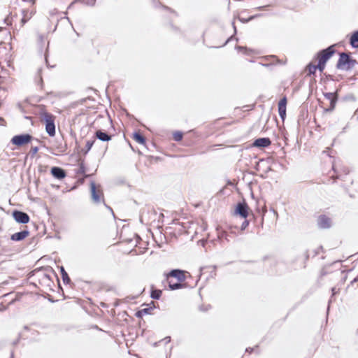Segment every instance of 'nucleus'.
<instances>
[{"label": "nucleus", "instance_id": "nucleus-13", "mask_svg": "<svg viewBox=\"0 0 358 358\" xmlns=\"http://www.w3.org/2000/svg\"><path fill=\"white\" fill-rule=\"evenodd\" d=\"M95 137L103 142H108L111 140L112 136L101 129L95 132Z\"/></svg>", "mask_w": 358, "mask_h": 358}, {"label": "nucleus", "instance_id": "nucleus-23", "mask_svg": "<svg viewBox=\"0 0 358 358\" xmlns=\"http://www.w3.org/2000/svg\"><path fill=\"white\" fill-rule=\"evenodd\" d=\"M278 113L281 119L284 120L286 116V107L278 106Z\"/></svg>", "mask_w": 358, "mask_h": 358}, {"label": "nucleus", "instance_id": "nucleus-24", "mask_svg": "<svg viewBox=\"0 0 358 358\" xmlns=\"http://www.w3.org/2000/svg\"><path fill=\"white\" fill-rule=\"evenodd\" d=\"M307 67L310 75H314L315 73L317 70L316 65L309 64Z\"/></svg>", "mask_w": 358, "mask_h": 358}, {"label": "nucleus", "instance_id": "nucleus-31", "mask_svg": "<svg viewBox=\"0 0 358 358\" xmlns=\"http://www.w3.org/2000/svg\"><path fill=\"white\" fill-rule=\"evenodd\" d=\"M248 224H249L248 220H245V221H243L241 226V231L245 230L248 227Z\"/></svg>", "mask_w": 358, "mask_h": 358}, {"label": "nucleus", "instance_id": "nucleus-35", "mask_svg": "<svg viewBox=\"0 0 358 358\" xmlns=\"http://www.w3.org/2000/svg\"><path fill=\"white\" fill-rule=\"evenodd\" d=\"M338 289H336V287H332L331 288V292H332V296L335 295L336 294L338 293Z\"/></svg>", "mask_w": 358, "mask_h": 358}, {"label": "nucleus", "instance_id": "nucleus-52", "mask_svg": "<svg viewBox=\"0 0 358 358\" xmlns=\"http://www.w3.org/2000/svg\"><path fill=\"white\" fill-rule=\"evenodd\" d=\"M357 113H358V110H356L355 114L356 115Z\"/></svg>", "mask_w": 358, "mask_h": 358}, {"label": "nucleus", "instance_id": "nucleus-34", "mask_svg": "<svg viewBox=\"0 0 358 358\" xmlns=\"http://www.w3.org/2000/svg\"><path fill=\"white\" fill-rule=\"evenodd\" d=\"M322 248V246H320V247H319V248L317 249V250H314V251H313V252H312V255H313V256H315V255H317V254H319V250H321Z\"/></svg>", "mask_w": 358, "mask_h": 358}, {"label": "nucleus", "instance_id": "nucleus-19", "mask_svg": "<svg viewBox=\"0 0 358 358\" xmlns=\"http://www.w3.org/2000/svg\"><path fill=\"white\" fill-rule=\"evenodd\" d=\"M133 138L139 144H141V145H144L145 144V137L141 135L140 133L138 132H135L133 135Z\"/></svg>", "mask_w": 358, "mask_h": 358}, {"label": "nucleus", "instance_id": "nucleus-40", "mask_svg": "<svg viewBox=\"0 0 358 358\" xmlns=\"http://www.w3.org/2000/svg\"><path fill=\"white\" fill-rule=\"evenodd\" d=\"M268 6H259V7L257 8V9L259 10H264Z\"/></svg>", "mask_w": 358, "mask_h": 358}, {"label": "nucleus", "instance_id": "nucleus-32", "mask_svg": "<svg viewBox=\"0 0 358 358\" xmlns=\"http://www.w3.org/2000/svg\"><path fill=\"white\" fill-rule=\"evenodd\" d=\"M22 12H28L27 17L29 20H30L32 17V16L34 15V13H35L34 10H23Z\"/></svg>", "mask_w": 358, "mask_h": 358}, {"label": "nucleus", "instance_id": "nucleus-51", "mask_svg": "<svg viewBox=\"0 0 358 358\" xmlns=\"http://www.w3.org/2000/svg\"><path fill=\"white\" fill-rule=\"evenodd\" d=\"M108 122L111 124V120L109 119Z\"/></svg>", "mask_w": 358, "mask_h": 358}, {"label": "nucleus", "instance_id": "nucleus-50", "mask_svg": "<svg viewBox=\"0 0 358 358\" xmlns=\"http://www.w3.org/2000/svg\"><path fill=\"white\" fill-rule=\"evenodd\" d=\"M234 31L236 32V28L235 26H234Z\"/></svg>", "mask_w": 358, "mask_h": 358}, {"label": "nucleus", "instance_id": "nucleus-2", "mask_svg": "<svg viewBox=\"0 0 358 358\" xmlns=\"http://www.w3.org/2000/svg\"><path fill=\"white\" fill-rule=\"evenodd\" d=\"M357 64V60L352 59L348 53L341 52L339 55L336 68L340 70L349 71L352 69Z\"/></svg>", "mask_w": 358, "mask_h": 358}, {"label": "nucleus", "instance_id": "nucleus-8", "mask_svg": "<svg viewBox=\"0 0 358 358\" xmlns=\"http://www.w3.org/2000/svg\"><path fill=\"white\" fill-rule=\"evenodd\" d=\"M235 213L243 218H246L248 215V206L245 202L238 203Z\"/></svg>", "mask_w": 358, "mask_h": 358}, {"label": "nucleus", "instance_id": "nucleus-6", "mask_svg": "<svg viewBox=\"0 0 358 358\" xmlns=\"http://www.w3.org/2000/svg\"><path fill=\"white\" fill-rule=\"evenodd\" d=\"M13 217L17 222L20 224H27L29 221L28 214L20 210H15L13 212Z\"/></svg>", "mask_w": 358, "mask_h": 358}, {"label": "nucleus", "instance_id": "nucleus-53", "mask_svg": "<svg viewBox=\"0 0 358 358\" xmlns=\"http://www.w3.org/2000/svg\"><path fill=\"white\" fill-rule=\"evenodd\" d=\"M357 118H358V113H357Z\"/></svg>", "mask_w": 358, "mask_h": 358}, {"label": "nucleus", "instance_id": "nucleus-49", "mask_svg": "<svg viewBox=\"0 0 358 358\" xmlns=\"http://www.w3.org/2000/svg\"><path fill=\"white\" fill-rule=\"evenodd\" d=\"M29 329V327L27 326L24 327V329Z\"/></svg>", "mask_w": 358, "mask_h": 358}, {"label": "nucleus", "instance_id": "nucleus-43", "mask_svg": "<svg viewBox=\"0 0 358 358\" xmlns=\"http://www.w3.org/2000/svg\"><path fill=\"white\" fill-rule=\"evenodd\" d=\"M18 341H19L18 339H17V340H16V341H15L13 342V345H17V343H18Z\"/></svg>", "mask_w": 358, "mask_h": 358}, {"label": "nucleus", "instance_id": "nucleus-30", "mask_svg": "<svg viewBox=\"0 0 358 358\" xmlns=\"http://www.w3.org/2000/svg\"><path fill=\"white\" fill-rule=\"evenodd\" d=\"M287 105V98L285 96L281 99L278 103V106L286 107Z\"/></svg>", "mask_w": 358, "mask_h": 358}, {"label": "nucleus", "instance_id": "nucleus-5", "mask_svg": "<svg viewBox=\"0 0 358 358\" xmlns=\"http://www.w3.org/2000/svg\"><path fill=\"white\" fill-rule=\"evenodd\" d=\"M323 95L327 100L329 101V103H330L329 107L328 108H326L325 111L326 112H332L336 107V104L337 103L338 98L337 92H324Z\"/></svg>", "mask_w": 358, "mask_h": 358}, {"label": "nucleus", "instance_id": "nucleus-21", "mask_svg": "<svg viewBox=\"0 0 358 358\" xmlns=\"http://www.w3.org/2000/svg\"><path fill=\"white\" fill-rule=\"evenodd\" d=\"M37 38H38V43L39 48L41 49V51L42 52L43 49L45 47V37L43 35H42L41 34H38Z\"/></svg>", "mask_w": 358, "mask_h": 358}, {"label": "nucleus", "instance_id": "nucleus-41", "mask_svg": "<svg viewBox=\"0 0 358 358\" xmlns=\"http://www.w3.org/2000/svg\"><path fill=\"white\" fill-rule=\"evenodd\" d=\"M236 48L237 50H243V49H245V48H244V47H242V46H237Z\"/></svg>", "mask_w": 358, "mask_h": 358}, {"label": "nucleus", "instance_id": "nucleus-10", "mask_svg": "<svg viewBox=\"0 0 358 358\" xmlns=\"http://www.w3.org/2000/svg\"><path fill=\"white\" fill-rule=\"evenodd\" d=\"M90 191L92 194V200L94 203H98L101 201V196L102 195L101 192H99L96 191V184L94 181L90 182Z\"/></svg>", "mask_w": 358, "mask_h": 358}, {"label": "nucleus", "instance_id": "nucleus-17", "mask_svg": "<svg viewBox=\"0 0 358 358\" xmlns=\"http://www.w3.org/2000/svg\"><path fill=\"white\" fill-rule=\"evenodd\" d=\"M350 43L352 48H358V31H355L350 39Z\"/></svg>", "mask_w": 358, "mask_h": 358}, {"label": "nucleus", "instance_id": "nucleus-4", "mask_svg": "<svg viewBox=\"0 0 358 358\" xmlns=\"http://www.w3.org/2000/svg\"><path fill=\"white\" fill-rule=\"evenodd\" d=\"M32 139V136L29 134L14 136L10 142L15 145L21 146L29 143Z\"/></svg>", "mask_w": 358, "mask_h": 358}, {"label": "nucleus", "instance_id": "nucleus-38", "mask_svg": "<svg viewBox=\"0 0 358 358\" xmlns=\"http://www.w3.org/2000/svg\"><path fill=\"white\" fill-rule=\"evenodd\" d=\"M253 350H254V348H248L245 350V351L249 352V353H252L253 352Z\"/></svg>", "mask_w": 358, "mask_h": 358}, {"label": "nucleus", "instance_id": "nucleus-47", "mask_svg": "<svg viewBox=\"0 0 358 358\" xmlns=\"http://www.w3.org/2000/svg\"><path fill=\"white\" fill-rule=\"evenodd\" d=\"M230 39H231V38H229L227 41H226L225 44H227V43L229 42V41Z\"/></svg>", "mask_w": 358, "mask_h": 358}, {"label": "nucleus", "instance_id": "nucleus-7", "mask_svg": "<svg viewBox=\"0 0 358 358\" xmlns=\"http://www.w3.org/2000/svg\"><path fill=\"white\" fill-rule=\"evenodd\" d=\"M187 272L181 269H172L169 273L166 274V278L169 279L170 277L175 278L178 282H184L186 279L185 273Z\"/></svg>", "mask_w": 358, "mask_h": 358}, {"label": "nucleus", "instance_id": "nucleus-14", "mask_svg": "<svg viewBox=\"0 0 358 358\" xmlns=\"http://www.w3.org/2000/svg\"><path fill=\"white\" fill-rule=\"evenodd\" d=\"M29 234V231L28 230H23L17 233L13 234L10 239L14 241H20L24 239Z\"/></svg>", "mask_w": 358, "mask_h": 358}, {"label": "nucleus", "instance_id": "nucleus-20", "mask_svg": "<svg viewBox=\"0 0 358 358\" xmlns=\"http://www.w3.org/2000/svg\"><path fill=\"white\" fill-rule=\"evenodd\" d=\"M96 140L94 138L92 140H89L86 142V145L84 149L82 150V152L84 155H87L88 152L91 150Z\"/></svg>", "mask_w": 358, "mask_h": 358}, {"label": "nucleus", "instance_id": "nucleus-46", "mask_svg": "<svg viewBox=\"0 0 358 358\" xmlns=\"http://www.w3.org/2000/svg\"><path fill=\"white\" fill-rule=\"evenodd\" d=\"M30 1L34 4L35 1L34 0H30Z\"/></svg>", "mask_w": 358, "mask_h": 358}, {"label": "nucleus", "instance_id": "nucleus-22", "mask_svg": "<svg viewBox=\"0 0 358 358\" xmlns=\"http://www.w3.org/2000/svg\"><path fill=\"white\" fill-rule=\"evenodd\" d=\"M162 292L160 289H152L151 291L150 297L153 299H159Z\"/></svg>", "mask_w": 358, "mask_h": 358}, {"label": "nucleus", "instance_id": "nucleus-12", "mask_svg": "<svg viewBox=\"0 0 358 358\" xmlns=\"http://www.w3.org/2000/svg\"><path fill=\"white\" fill-rule=\"evenodd\" d=\"M271 141L269 138H259L256 139L253 143V146L257 148H266L269 146Z\"/></svg>", "mask_w": 358, "mask_h": 358}, {"label": "nucleus", "instance_id": "nucleus-44", "mask_svg": "<svg viewBox=\"0 0 358 358\" xmlns=\"http://www.w3.org/2000/svg\"><path fill=\"white\" fill-rule=\"evenodd\" d=\"M309 252H310L309 251H307V255H306V257H307V258H308V257H309V255H310Z\"/></svg>", "mask_w": 358, "mask_h": 358}, {"label": "nucleus", "instance_id": "nucleus-27", "mask_svg": "<svg viewBox=\"0 0 358 358\" xmlns=\"http://www.w3.org/2000/svg\"><path fill=\"white\" fill-rule=\"evenodd\" d=\"M27 13L28 12H22L23 17L21 20V26H24L25 23L29 20V19L27 17Z\"/></svg>", "mask_w": 358, "mask_h": 358}, {"label": "nucleus", "instance_id": "nucleus-36", "mask_svg": "<svg viewBox=\"0 0 358 358\" xmlns=\"http://www.w3.org/2000/svg\"><path fill=\"white\" fill-rule=\"evenodd\" d=\"M219 237L220 238H225L227 241H229V239L227 238V235L226 234V232L223 231L222 232V234L219 236Z\"/></svg>", "mask_w": 358, "mask_h": 358}, {"label": "nucleus", "instance_id": "nucleus-28", "mask_svg": "<svg viewBox=\"0 0 358 358\" xmlns=\"http://www.w3.org/2000/svg\"><path fill=\"white\" fill-rule=\"evenodd\" d=\"M38 147H31L30 151H29V155H31V157H34L35 156V155L38 152Z\"/></svg>", "mask_w": 358, "mask_h": 358}, {"label": "nucleus", "instance_id": "nucleus-16", "mask_svg": "<svg viewBox=\"0 0 358 358\" xmlns=\"http://www.w3.org/2000/svg\"><path fill=\"white\" fill-rule=\"evenodd\" d=\"M169 287L171 290H177L182 288H185L187 287L185 283H182V282H178L176 283H171V281L169 282Z\"/></svg>", "mask_w": 358, "mask_h": 358}, {"label": "nucleus", "instance_id": "nucleus-48", "mask_svg": "<svg viewBox=\"0 0 358 358\" xmlns=\"http://www.w3.org/2000/svg\"><path fill=\"white\" fill-rule=\"evenodd\" d=\"M336 178H341V175H337Z\"/></svg>", "mask_w": 358, "mask_h": 358}, {"label": "nucleus", "instance_id": "nucleus-45", "mask_svg": "<svg viewBox=\"0 0 358 358\" xmlns=\"http://www.w3.org/2000/svg\"><path fill=\"white\" fill-rule=\"evenodd\" d=\"M200 310H203V311H206V310H207V308H206V309H203V308H202V307H201V308H200Z\"/></svg>", "mask_w": 358, "mask_h": 358}, {"label": "nucleus", "instance_id": "nucleus-15", "mask_svg": "<svg viewBox=\"0 0 358 358\" xmlns=\"http://www.w3.org/2000/svg\"><path fill=\"white\" fill-rule=\"evenodd\" d=\"M154 308H155V306L148 307V308H145L139 310L136 313L135 315L137 317H142L145 315L151 314V312H152V310H153Z\"/></svg>", "mask_w": 358, "mask_h": 358}, {"label": "nucleus", "instance_id": "nucleus-39", "mask_svg": "<svg viewBox=\"0 0 358 358\" xmlns=\"http://www.w3.org/2000/svg\"><path fill=\"white\" fill-rule=\"evenodd\" d=\"M343 172L345 173V175H348L350 173V170L348 169V168H345L343 169Z\"/></svg>", "mask_w": 358, "mask_h": 358}, {"label": "nucleus", "instance_id": "nucleus-18", "mask_svg": "<svg viewBox=\"0 0 358 358\" xmlns=\"http://www.w3.org/2000/svg\"><path fill=\"white\" fill-rule=\"evenodd\" d=\"M60 272L62 278L63 282L66 285L69 284L71 282V279L69 277L68 273L65 271L64 268L63 266L60 267Z\"/></svg>", "mask_w": 358, "mask_h": 358}, {"label": "nucleus", "instance_id": "nucleus-37", "mask_svg": "<svg viewBox=\"0 0 358 358\" xmlns=\"http://www.w3.org/2000/svg\"><path fill=\"white\" fill-rule=\"evenodd\" d=\"M163 341H165V343H166V344H167V343H170V341H171V337H170V336H166V337H165V338L163 339Z\"/></svg>", "mask_w": 358, "mask_h": 358}, {"label": "nucleus", "instance_id": "nucleus-11", "mask_svg": "<svg viewBox=\"0 0 358 358\" xmlns=\"http://www.w3.org/2000/svg\"><path fill=\"white\" fill-rule=\"evenodd\" d=\"M51 174L57 179L61 180L66 177V171L58 166H53L51 169Z\"/></svg>", "mask_w": 358, "mask_h": 358}, {"label": "nucleus", "instance_id": "nucleus-42", "mask_svg": "<svg viewBox=\"0 0 358 358\" xmlns=\"http://www.w3.org/2000/svg\"><path fill=\"white\" fill-rule=\"evenodd\" d=\"M44 277H45V278H47V279L50 280V277H49V275H46V274H45V275H44Z\"/></svg>", "mask_w": 358, "mask_h": 358}, {"label": "nucleus", "instance_id": "nucleus-33", "mask_svg": "<svg viewBox=\"0 0 358 358\" xmlns=\"http://www.w3.org/2000/svg\"><path fill=\"white\" fill-rule=\"evenodd\" d=\"M85 168L84 164L82 163L80 165L79 173H85Z\"/></svg>", "mask_w": 358, "mask_h": 358}, {"label": "nucleus", "instance_id": "nucleus-9", "mask_svg": "<svg viewBox=\"0 0 358 358\" xmlns=\"http://www.w3.org/2000/svg\"><path fill=\"white\" fill-rule=\"evenodd\" d=\"M317 225L320 229H329L331 227V220L324 215H320L317 219Z\"/></svg>", "mask_w": 358, "mask_h": 358}, {"label": "nucleus", "instance_id": "nucleus-1", "mask_svg": "<svg viewBox=\"0 0 358 358\" xmlns=\"http://www.w3.org/2000/svg\"><path fill=\"white\" fill-rule=\"evenodd\" d=\"M40 117L41 121L45 122V131L47 134L51 137L55 136L56 134L55 124V116L45 110H42L40 113Z\"/></svg>", "mask_w": 358, "mask_h": 358}, {"label": "nucleus", "instance_id": "nucleus-25", "mask_svg": "<svg viewBox=\"0 0 358 358\" xmlns=\"http://www.w3.org/2000/svg\"><path fill=\"white\" fill-rule=\"evenodd\" d=\"M182 138V133L180 131H176L173 133V139L176 141H180Z\"/></svg>", "mask_w": 358, "mask_h": 358}, {"label": "nucleus", "instance_id": "nucleus-26", "mask_svg": "<svg viewBox=\"0 0 358 358\" xmlns=\"http://www.w3.org/2000/svg\"><path fill=\"white\" fill-rule=\"evenodd\" d=\"M152 3H153V6L155 7V8H157L159 6L163 8L165 10H171V9L166 6H163L160 3H157L156 2L155 0H152Z\"/></svg>", "mask_w": 358, "mask_h": 358}, {"label": "nucleus", "instance_id": "nucleus-29", "mask_svg": "<svg viewBox=\"0 0 358 358\" xmlns=\"http://www.w3.org/2000/svg\"><path fill=\"white\" fill-rule=\"evenodd\" d=\"M325 64H326L318 62L317 65H316L317 69H318L320 72H322L325 68Z\"/></svg>", "mask_w": 358, "mask_h": 358}, {"label": "nucleus", "instance_id": "nucleus-3", "mask_svg": "<svg viewBox=\"0 0 358 358\" xmlns=\"http://www.w3.org/2000/svg\"><path fill=\"white\" fill-rule=\"evenodd\" d=\"M335 50L334 45H331L326 49L320 51L317 53L318 62L326 64L330 57L334 54Z\"/></svg>", "mask_w": 358, "mask_h": 358}]
</instances>
